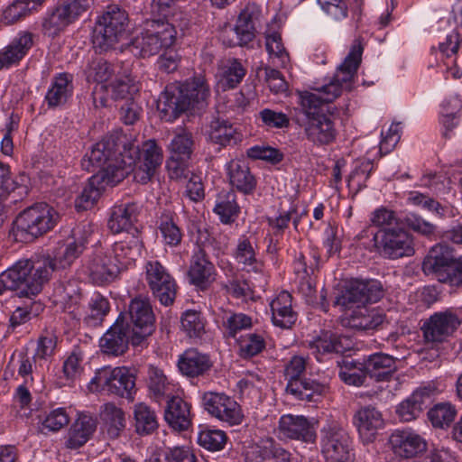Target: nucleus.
<instances>
[{"instance_id": "f257e3e1", "label": "nucleus", "mask_w": 462, "mask_h": 462, "mask_svg": "<svg viewBox=\"0 0 462 462\" xmlns=\"http://www.w3.org/2000/svg\"><path fill=\"white\" fill-rule=\"evenodd\" d=\"M83 251L82 245L71 242L57 248L53 255L41 254L18 261L0 274V294L18 289L26 296L38 294L54 271L70 266Z\"/></svg>"}, {"instance_id": "f03ea898", "label": "nucleus", "mask_w": 462, "mask_h": 462, "mask_svg": "<svg viewBox=\"0 0 462 462\" xmlns=\"http://www.w3.org/2000/svg\"><path fill=\"white\" fill-rule=\"evenodd\" d=\"M127 141L129 147H125L120 152L122 165L113 170L115 172L119 170L125 171V178L133 172L136 181L145 184L151 180L162 165V151L154 140L144 142L142 148L136 143L137 141L132 134L127 135Z\"/></svg>"}, {"instance_id": "7ed1b4c3", "label": "nucleus", "mask_w": 462, "mask_h": 462, "mask_svg": "<svg viewBox=\"0 0 462 462\" xmlns=\"http://www.w3.org/2000/svg\"><path fill=\"white\" fill-rule=\"evenodd\" d=\"M201 90L202 81L198 79L167 85L157 101L160 117L166 122H173L194 109L199 103Z\"/></svg>"}, {"instance_id": "20e7f679", "label": "nucleus", "mask_w": 462, "mask_h": 462, "mask_svg": "<svg viewBox=\"0 0 462 462\" xmlns=\"http://www.w3.org/2000/svg\"><path fill=\"white\" fill-rule=\"evenodd\" d=\"M58 212L45 203L35 204L21 212L14 222L16 240L32 242L51 231L59 220Z\"/></svg>"}, {"instance_id": "39448f33", "label": "nucleus", "mask_w": 462, "mask_h": 462, "mask_svg": "<svg viewBox=\"0 0 462 462\" xmlns=\"http://www.w3.org/2000/svg\"><path fill=\"white\" fill-rule=\"evenodd\" d=\"M177 39L175 27L165 20H153L149 27L135 36L129 51L139 58H149L160 54L165 48L173 47Z\"/></svg>"}, {"instance_id": "423d86ee", "label": "nucleus", "mask_w": 462, "mask_h": 462, "mask_svg": "<svg viewBox=\"0 0 462 462\" xmlns=\"http://www.w3.org/2000/svg\"><path fill=\"white\" fill-rule=\"evenodd\" d=\"M128 15L117 5H109L99 16L93 30L92 42L94 47L100 51L113 48L126 35Z\"/></svg>"}, {"instance_id": "0eeeda50", "label": "nucleus", "mask_w": 462, "mask_h": 462, "mask_svg": "<svg viewBox=\"0 0 462 462\" xmlns=\"http://www.w3.org/2000/svg\"><path fill=\"white\" fill-rule=\"evenodd\" d=\"M88 387L92 393H106L133 400L136 391L135 376L125 366H104L96 371Z\"/></svg>"}, {"instance_id": "6e6552de", "label": "nucleus", "mask_w": 462, "mask_h": 462, "mask_svg": "<svg viewBox=\"0 0 462 462\" xmlns=\"http://www.w3.org/2000/svg\"><path fill=\"white\" fill-rule=\"evenodd\" d=\"M425 274L434 276L439 282L451 286L462 285V257L455 259L446 245L433 246L422 263Z\"/></svg>"}, {"instance_id": "1a4fd4ad", "label": "nucleus", "mask_w": 462, "mask_h": 462, "mask_svg": "<svg viewBox=\"0 0 462 462\" xmlns=\"http://www.w3.org/2000/svg\"><path fill=\"white\" fill-rule=\"evenodd\" d=\"M425 274L434 276L439 282L451 286L462 285V257L455 259L446 245L433 246L422 263Z\"/></svg>"}, {"instance_id": "9d476101", "label": "nucleus", "mask_w": 462, "mask_h": 462, "mask_svg": "<svg viewBox=\"0 0 462 462\" xmlns=\"http://www.w3.org/2000/svg\"><path fill=\"white\" fill-rule=\"evenodd\" d=\"M307 362L308 358L302 356H293L285 365L284 375L288 380L286 392L297 400L316 402L325 394L328 388L317 381L300 379L306 370Z\"/></svg>"}, {"instance_id": "9b49d317", "label": "nucleus", "mask_w": 462, "mask_h": 462, "mask_svg": "<svg viewBox=\"0 0 462 462\" xmlns=\"http://www.w3.org/2000/svg\"><path fill=\"white\" fill-rule=\"evenodd\" d=\"M127 134L117 133L104 138L102 141L95 143L85 158L82 160V166L87 171L90 168H99V171H105L122 165L120 152L125 147H128Z\"/></svg>"}, {"instance_id": "f8f14e48", "label": "nucleus", "mask_w": 462, "mask_h": 462, "mask_svg": "<svg viewBox=\"0 0 462 462\" xmlns=\"http://www.w3.org/2000/svg\"><path fill=\"white\" fill-rule=\"evenodd\" d=\"M363 46L359 40H356L345 58L337 68L334 78L329 83L320 88L326 103L334 101L344 90L349 91L354 84V79L362 60Z\"/></svg>"}, {"instance_id": "ddd939ff", "label": "nucleus", "mask_w": 462, "mask_h": 462, "mask_svg": "<svg viewBox=\"0 0 462 462\" xmlns=\"http://www.w3.org/2000/svg\"><path fill=\"white\" fill-rule=\"evenodd\" d=\"M374 240L378 253L390 260L409 257L415 252L412 236L402 227L380 229Z\"/></svg>"}, {"instance_id": "4468645a", "label": "nucleus", "mask_w": 462, "mask_h": 462, "mask_svg": "<svg viewBox=\"0 0 462 462\" xmlns=\"http://www.w3.org/2000/svg\"><path fill=\"white\" fill-rule=\"evenodd\" d=\"M321 451L328 462H351L352 440L337 422L325 425L321 430Z\"/></svg>"}, {"instance_id": "2eb2a0df", "label": "nucleus", "mask_w": 462, "mask_h": 462, "mask_svg": "<svg viewBox=\"0 0 462 462\" xmlns=\"http://www.w3.org/2000/svg\"><path fill=\"white\" fill-rule=\"evenodd\" d=\"M128 316L130 322H125V325L130 327L132 344L140 345L155 328V316L150 299L141 295L134 298L128 306Z\"/></svg>"}, {"instance_id": "dca6fc26", "label": "nucleus", "mask_w": 462, "mask_h": 462, "mask_svg": "<svg viewBox=\"0 0 462 462\" xmlns=\"http://www.w3.org/2000/svg\"><path fill=\"white\" fill-rule=\"evenodd\" d=\"M144 274L152 295L162 305H171L176 297L177 286L166 268L157 260L148 261L144 265Z\"/></svg>"}, {"instance_id": "f3484780", "label": "nucleus", "mask_w": 462, "mask_h": 462, "mask_svg": "<svg viewBox=\"0 0 462 462\" xmlns=\"http://www.w3.org/2000/svg\"><path fill=\"white\" fill-rule=\"evenodd\" d=\"M111 171V168L98 171L89 179L88 184L76 199V208L79 210L91 208L98 199L102 189L106 186H116L125 179V171L119 170L116 172Z\"/></svg>"}, {"instance_id": "a211bd4d", "label": "nucleus", "mask_w": 462, "mask_h": 462, "mask_svg": "<svg viewBox=\"0 0 462 462\" xmlns=\"http://www.w3.org/2000/svg\"><path fill=\"white\" fill-rule=\"evenodd\" d=\"M204 410L212 417L230 425H239L244 420L240 405L224 393L214 392L204 393Z\"/></svg>"}, {"instance_id": "6ab92c4d", "label": "nucleus", "mask_w": 462, "mask_h": 462, "mask_svg": "<svg viewBox=\"0 0 462 462\" xmlns=\"http://www.w3.org/2000/svg\"><path fill=\"white\" fill-rule=\"evenodd\" d=\"M259 17L256 6L247 5L240 13L234 29L226 31L222 34L223 43L228 47L246 45L255 36V21Z\"/></svg>"}, {"instance_id": "aec40b11", "label": "nucleus", "mask_w": 462, "mask_h": 462, "mask_svg": "<svg viewBox=\"0 0 462 462\" xmlns=\"http://www.w3.org/2000/svg\"><path fill=\"white\" fill-rule=\"evenodd\" d=\"M304 133L307 139L314 145L322 146L332 143L337 131L334 121L326 114H313L304 123Z\"/></svg>"}, {"instance_id": "412c9836", "label": "nucleus", "mask_w": 462, "mask_h": 462, "mask_svg": "<svg viewBox=\"0 0 462 462\" xmlns=\"http://www.w3.org/2000/svg\"><path fill=\"white\" fill-rule=\"evenodd\" d=\"M278 430L282 437L290 439L314 442L317 437L315 422L301 415H282Z\"/></svg>"}, {"instance_id": "4be33fe9", "label": "nucleus", "mask_w": 462, "mask_h": 462, "mask_svg": "<svg viewBox=\"0 0 462 462\" xmlns=\"http://www.w3.org/2000/svg\"><path fill=\"white\" fill-rule=\"evenodd\" d=\"M460 325L457 315L450 311L438 312L423 324L421 329L427 342H441Z\"/></svg>"}, {"instance_id": "5701e85b", "label": "nucleus", "mask_w": 462, "mask_h": 462, "mask_svg": "<svg viewBox=\"0 0 462 462\" xmlns=\"http://www.w3.org/2000/svg\"><path fill=\"white\" fill-rule=\"evenodd\" d=\"M132 343V332L129 326L125 325L124 318L119 316L115 324L100 338L101 350L112 356L123 355Z\"/></svg>"}, {"instance_id": "b1692460", "label": "nucleus", "mask_w": 462, "mask_h": 462, "mask_svg": "<svg viewBox=\"0 0 462 462\" xmlns=\"http://www.w3.org/2000/svg\"><path fill=\"white\" fill-rule=\"evenodd\" d=\"M113 254L101 249L89 259L87 268L88 275L97 284H102L113 281L120 272V264L116 259L112 260Z\"/></svg>"}, {"instance_id": "393cba45", "label": "nucleus", "mask_w": 462, "mask_h": 462, "mask_svg": "<svg viewBox=\"0 0 462 462\" xmlns=\"http://www.w3.org/2000/svg\"><path fill=\"white\" fill-rule=\"evenodd\" d=\"M393 453L401 457L411 458L426 450V441L411 430H395L390 437Z\"/></svg>"}, {"instance_id": "a878e982", "label": "nucleus", "mask_w": 462, "mask_h": 462, "mask_svg": "<svg viewBox=\"0 0 462 462\" xmlns=\"http://www.w3.org/2000/svg\"><path fill=\"white\" fill-rule=\"evenodd\" d=\"M354 423L364 443L373 442L378 430L383 426L382 413L373 406L359 409L354 416Z\"/></svg>"}, {"instance_id": "bb28decb", "label": "nucleus", "mask_w": 462, "mask_h": 462, "mask_svg": "<svg viewBox=\"0 0 462 462\" xmlns=\"http://www.w3.org/2000/svg\"><path fill=\"white\" fill-rule=\"evenodd\" d=\"M140 213V207L135 202H127L116 205L112 208L108 219V227L113 233L134 231L137 233L134 224Z\"/></svg>"}, {"instance_id": "cd10ccee", "label": "nucleus", "mask_w": 462, "mask_h": 462, "mask_svg": "<svg viewBox=\"0 0 462 462\" xmlns=\"http://www.w3.org/2000/svg\"><path fill=\"white\" fill-rule=\"evenodd\" d=\"M97 426V420L95 416L87 412L79 414L69 430L66 447L76 449L85 445L96 431Z\"/></svg>"}, {"instance_id": "c85d7f7f", "label": "nucleus", "mask_w": 462, "mask_h": 462, "mask_svg": "<svg viewBox=\"0 0 462 462\" xmlns=\"http://www.w3.org/2000/svg\"><path fill=\"white\" fill-rule=\"evenodd\" d=\"M383 320L384 315L380 311L358 306L343 319L342 323L345 327L358 331H368L376 329Z\"/></svg>"}, {"instance_id": "c756f323", "label": "nucleus", "mask_w": 462, "mask_h": 462, "mask_svg": "<svg viewBox=\"0 0 462 462\" xmlns=\"http://www.w3.org/2000/svg\"><path fill=\"white\" fill-rule=\"evenodd\" d=\"M272 321L274 326L290 328L297 320L292 308V297L288 291L280 292L270 303Z\"/></svg>"}, {"instance_id": "7c9ffc66", "label": "nucleus", "mask_w": 462, "mask_h": 462, "mask_svg": "<svg viewBox=\"0 0 462 462\" xmlns=\"http://www.w3.org/2000/svg\"><path fill=\"white\" fill-rule=\"evenodd\" d=\"M308 346L319 359V355L345 352L350 348V342L346 337L331 331H321Z\"/></svg>"}, {"instance_id": "2f4dec72", "label": "nucleus", "mask_w": 462, "mask_h": 462, "mask_svg": "<svg viewBox=\"0 0 462 462\" xmlns=\"http://www.w3.org/2000/svg\"><path fill=\"white\" fill-rule=\"evenodd\" d=\"M142 248L143 243L134 233L127 235L123 240L113 245L111 253L116 263L120 264V271L137 260L141 255Z\"/></svg>"}, {"instance_id": "473e14b6", "label": "nucleus", "mask_w": 462, "mask_h": 462, "mask_svg": "<svg viewBox=\"0 0 462 462\" xmlns=\"http://www.w3.org/2000/svg\"><path fill=\"white\" fill-rule=\"evenodd\" d=\"M33 34L21 32L6 47L0 51V69L8 68L22 60L33 45Z\"/></svg>"}, {"instance_id": "72a5a7b5", "label": "nucleus", "mask_w": 462, "mask_h": 462, "mask_svg": "<svg viewBox=\"0 0 462 462\" xmlns=\"http://www.w3.org/2000/svg\"><path fill=\"white\" fill-rule=\"evenodd\" d=\"M245 74L246 69L238 60L228 59L218 66L217 86L223 91L235 88L241 83Z\"/></svg>"}, {"instance_id": "f704fd0d", "label": "nucleus", "mask_w": 462, "mask_h": 462, "mask_svg": "<svg viewBox=\"0 0 462 462\" xmlns=\"http://www.w3.org/2000/svg\"><path fill=\"white\" fill-rule=\"evenodd\" d=\"M227 175L230 184L243 193H250L255 188V180L244 160H231L227 165Z\"/></svg>"}, {"instance_id": "c9c22d12", "label": "nucleus", "mask_w": 462, "mask_h": 462, "mask_svg": "<svg viewBox=\"0 0 462 462\" xmlns=\"http://www.w3.org/2000/svg\"><path fill=\"white\" fill-rule=\"evenodd\" d=\"M76 19L75 13L69 9V6L63 4L57 6L51 13L44 17L42 21V31L44 34L54 37Z\"/></svg>"}, {"instance_id": "e433bc0d", "label": "nucleus", "mask_w": 462, "mask_h": 462, "mask_svg": "<svg viewBox=\"0 0 462 462\" xmlns=\"http://www.w3.org/2000/svg\"><path fill=\"white\" fill-rule=\"evenodd\" d=\"M431 393L432 389L430 386L417 389L398 405L396 413L399 419L402 421H411L419 417L423 411L425 397H429Z\"/></svg>"}, {"instance_id": "4c0bfd02", "label": "nucleus", "mask_w": 462, "mask_h": 462, "mask_svg": "<svg viewBox=\"0 0 462 462\" xmlns=\"http://www.w3.org/2000/svg\"><path fill=\"white\" fill-rule=\"evenodd\" d=\"M164 417L171 427L180 431L187 430L190 424L189 408L180 397L168 401Z\"/></svg>"}, {"instance_id": "58836bf2", "label": "nucleus", "mask_w": 462, "mask_h": 462, "mask_svg": "<svg viewBox=\"0 0 462 462\" xmlns=\"http://www.w3.org/2000/svg\"><path fill=\"white\" fill-rule=\"evenodd\" d=\"M99 416L104 428L111 439L117 438L125 426V413L113 402L105 403L100 407Z\"/></svg>"}, {"instance_id": "ea45409f", "label": "nucleus", "mask_w": 462, "mask_h": 462, "mask_svg": "<svg viewBox=\"0 0 462 462\" xmlns=\"http://www.w3.org/2000/svg\"><path fill=\"white\" fill-rule=\"evenodd\" d=\"M73 90L72 77L68 73H61L57 76L50 89L48 90L45 99L50 107H56L65 104L71 96Z\"/></svg>"}, {"instance_id": "a19ab883", "label": "nucleus", "mask_w": 462, "mask_h": 462, "mask_svg": "<svg viewBox=\"0 0 462 462\" xmlns=\"http://www.w3.org/2000/svg\"><path fill=\"white\" fill-rule=\"evenodd\" d=\"M54 295L65 311L75 315L81 300V291L76 281L59 284L54 290Z\"/></svg>"}, {"instance_id": "79ce46f5", "label": "nucleus", "mask_w": 462, "mask_h": 462, "mask_svg": "<svg viewBox=\"0 0 462 462\" xmlns=\"http://www.w3.org/2000/svg\"><path fill=\"white\" fill-rule=\"evenodd\" d=\"M45 0H14L4 11L1 23L5 25L14 24L30 14Z\"/></svg>"}, {"instance_id": "37998d69", "label": "nucleus", "mask_w": 462, "mask_h": 462, "mask_svg": "<svg viewBox=\"0 0 462 462\" xmlns=\"http://www.w3.org/2000/svg\"><path fill=\"white\" fill-rule=\"evenodd\" d=\"M365 370L371 376L384 380L395 370V359L383 353L371 355L365 363Z\"/></svg>"}, {"instance_id": "c03bdc74", "label": "nucleus", "mask_w": 462, "mask_h": 462, "mask_svg": "<svg viewBox=\"0 0 462 462\" xmlns=\"http://www.w3.org/2000/svg\"><path fill=\"white\" fill-rule=\"evenodd\" d=\"M134 415L138 434L149 435L158 428L155 412L146 404L143 402L135 404Z\"/></svg>"}, {"instance_id": "a18cd8bd", "label": "nucleus", "mask_w": 462, "mask_h": 462, "mask_svg": "<svg viewBox=\"0 0 462 462\" xmlns=\"http://www.w3.org/2000/svg\"><path fill=\"white\" fill-rule=\"evenodd\" d=\"M180 372L189 378L198 377L202 374V355L197 348H189L178 360Z\"/></svg>"}, {"instance_id": "49530a36", "label": "nucleus", "mask_w": 462, "mask_h": 462, "mask_svg": "<svg viewBox=\"0 0 462 462\" xmlns=\"http://www.w3.org/2000/svg\"><path fill=\"white\" fill-rule=\"evenodd\" d=\"M214 212L219 216L224 224H230L235 221L239 213V207L236 202V195L232 191L220 194Z\"/></svg>"}, {"instance_id": "de8ad7c7", "label": "nucleus", "mask_w": 462, "mask_h": 462, "mask_svg": "<svg viewBox=\"0 0 462 462\" xmlns=\"http://www.w3.org/2000/svg\"><path fill=\"white\" fill-rule=\"evenodd\" d=\"M242 135L227 122H215L211 126L209 139L222 146L236 144L241 141Z\"/></svg>"}, {"instance_id": "09e8293b", "label": "nucleus", "mask_w": 462, "mask_h": 462, "mask_svg": "<svg viewBox=\"0 0 462 462\" xmlns=\"http://www.w3.org/2000/svg\"><path fill=\"white\" fill-rule=\"evenodd\" d=\"M236 261L243 264L248 272L260 273L263 271V263L255 258L254 250L248 239L239 240L236 253Z\"/></svg>"}, {"instance_id": "8fccbe9b", "label": "nucleus", "mask_w": 462, "mask_h": 462, "mask_svg": "<svg viewBox=\"0 0 462 462\" xmlns=\"http://www.w3.org/2000/svg\"><path fill=\"white\" fill-rule=\"evenodd\" d=\"M263 385L262 378L254 374H247L236 383V393L241 400L259 399Z\"/></svg>"}, {"instance_id": "3c124183", "label": "nucleus", "mask_w": 462, "mask_h": 462, "mask_svg": "<svg viewBox=\"0 0 462 462\" xmlns=\"http://www.w3.org/2000/svg\"><path fill=\"white\" fill-rule=\"evenodd\" d=\"M147 376L149 391L158 401L170 394V383L162 370L154 365H150Z\"/></svg>"}, {"instance_id": "603ef678", "label": "nucleus", "mask_w": 462, "mask_h": 462, "mask_svg": "<svg viewBox=\"0 0 462 462\" xmlns=\"http://www.w3.org/2000/svg\"><path fill=\"white\" fill-rule=\"evenodd\" d=\"M113 73L112 66L102 58L93 59L85 69L86 78L88 82H106L112 77Z\"/></svg>"}, {"instance_id": "864d4df0", "label": "nucleus", "mask_w": 462, "mask_h": 462, "mask_svg": "<svg viewBox=\"0 0 462 462\" xmlns=\"http://www.w3.org/2000/svg\"><path fill=\"white\" fill-rule=\"evenodd\" d=\"M265 47L272 59L276 60L278 65L286 68L290 62V57L282 42L281 34L273 32L265 36Z\"/></svg>"}, {"instance_id": "5fc2aeb1", "label": "nucleus", "mask_w": 462, "mask_h": 462, "mask_svg": "<svg viewBox=\"0 0 462 462\" xmlns=\"http://www.w3.org/2000/svg\"><path fill=\"white\" fill-rule=\"evenodd\" d=\"M457 411L453 405L448 402L436 404L428 412V417L436 428L448 427L455 419Z\"/></svg>"}, {"instance_id": "6e6d98bb", "label": "nucleus", "mask_w": 462, "mask_h": 462, "mask_svg": "<svg viewBox=\"0 0 462 462\" xmlns=\"http://www.w3.org/2000/svg\"><path fill=\"white\" fill-rule=\"evenodd\" d=\"M111 88L112 95L116 99H125V101L134 98V95L140 90L139 82L128 75L116 79Z\"/></svg>"}, {"instance_id": "4d7b16f0", "label": "nucleus", "mask_w": 462, "mask_h": 462, "mask_svg": "<svg viewBox=\"0 0 462 462\" xmlns=\"http://www.w3.org/2000/svg\"><path fill=\"white\" fill-rule=\"evenodd\" d=\"M365 291L364 281H353L346 290L337 297L335 303L345 308H348L352 303H365Z\"/></svg>"}, {"instance_id": "13d9d810", "label": "nucleus", "mask_w": 462, "mask_h": 462, "mask_svg": "<svg viewBox=\"0 0 462 462\" xmlns=\"http://www.w3.org/2000/svg\"><path fill=\"white\" fill-rule=\"evenodd\" d=\"M258 118L266 128L283 129L290 125V118L286 114L270 108L261 110Z\"/></svg>"}, {"instance_id": "bf43d9fd", "label": "nucleus", "mask_w": 462, "mask_h": 462, "mask_svg": "<svg viewBox=\"0 0 462 462\" xmlns=\"http://www.w3.org/2000/svg\"><path fill=\"white\" fill-rule=\"evenodd\" d=\"M343 364L339 372L340 379L349 385L360 386L364 384L366 379V373L363 368L356 367L353 361L346 360Z\"/></svg>"}, {"instance_id": "052dcab7", "label": "nucleus", "mask_w": 462, "mask_h": 462, "mask_svg": "<svg viewBox=\"0 0 462 462\" xmlns=\"http://www.w3.org/2000/svg\"><path fill=\"white\" fill-rule=\"evenodd\" d=\"M170 151L179 159L189 158L193 151V140L190 134L183 132L174 136L170 143Z\"/></svg>"}, {"instance_id": "680f3d73", "label": "nucleus", "mask_w": 462, "mask_h": 462, "mask_svg": "<svg viewBox=\"0 0 462 462\" xmlns=\"http://www.w3.org/2000/svg\"><path fill=\"white\" fill-rule=\"evenodd\" d=\"M109 311V302L101 295H96L89 302V312L86 318L87 321L93 326L102 322L104 317Z\"/></svg>"}, {"instance_id": "e2e57ef3", "label": "nucleus", "mask_w": 462, "mask_h": 462, "mask_svg": "<svg viewBox=\"0 0 462 462\" xmlns=\"http://www.w3.org/2000/svg\"><path fill=\"white\" fill-rule=\"evenodd\" d=\"M160 231L167 245L176 246L180 243L181 231L171 217L164 216L162 217Z\"/></svg>"}, {"instance_id": "0e129e2a", "label": "nucleus", "mask_w": 462, "mask_h": 462, "mask_svg": "<svg viewBox=\"0 0 462 462\" xmlns=\"http://www.w3.org/2000/svg\"><path fill=\"white\" fill-rule=\"evenodd\" d=\"M246 153L254 160H263L272 164H277L283 160V153L271 146L255 145L249 148Z\"/></svg>"}, {"instance_id": "69168bd1", "label": "nucleus", "mask_w": 462, "mask_h": 462, "mask_svg": "<svg viewBox=\"0 0 462 462\" xmlns=\"http://www.w3.org/2000/svg\"><path fill=\"white\" fill-rule=\"evenodd\" d=\"M181 326L190 338H199L202 330L200 312L191 310H186L181 317Z\"/></svg>"}, {"instance_id": "338daca9", "label": "nucleus", "mask_w": 462, "mask_h": 462, "mask_svg": "<svg viewBox=\"0 0 462 462\" xmlns=\"http://www.w3.org/2000/svg\"><path fill=\"white\" fill-rule=\"evenodd\" d=\"M69 422V417L63 408L51 411L42 421V431H58Z\"/></svg>"}, {"instance_id": "774afa93", "label": "nucleus", "mask_w": 462, "mask_h": 462, "mask_svg": "<svg viewBox=\"0 0 462 462\" xmlns=\"http://www.w3.org/2000/svg\"><path fill=\"white\" fill-rule=\"evenodd\" d=\"M263 337L256 334H249L239 342L240 353L244 357H250L259 354L264 348Z\"/></svg>"}]
</instances>
